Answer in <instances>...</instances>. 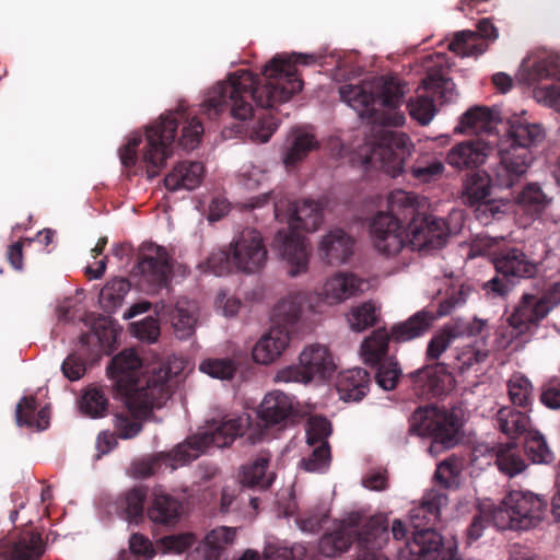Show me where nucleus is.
I'll return each mask as SVG.
<instances>
[{"mask_svg": "<svg viewBox=\"0 0 560 560\" xmlns=\"http://www.w3.org/2000/svg\"><path fill=\"white\" fill-rule=\"evenodd\" d=\"M316 62L315 55H277L264 67L262 85H258V78L249 70H237L226 81L219 82L209 90L201 105L202 112L209 118H214L229 109L232 117L246 120L253 116L249 100L262 108L288 102L303 88L296 65L308 66Z\"/></svg>", "mask_w": 560, "mask_h": 560, "instance_id": "1", "label": "nucleus"}, {"mask_svg": "<svg viewBox=\"0 0 560 560\" xmlns=\"http://www.w3.org/2000/svg\"><path fill=\"white\" fill-rule=\"evenodd\" d=\"M448 498L442 490H428L418 506L410 512L412 537L399 550V560H464L457 553L455 540H443L435 530L441 509Z\"/></svg>", "mask_w": 560, "mask_h": 560, "instance_id": "2", "label": "nucleus"}, {"mask_svg": "<svg viewBox=\"0 0 560 560\" xmlns=\"http://www.w3.org/2000/svg\"><path fill=\"white\" fill-rule=\"evenodd\" d=\"M249 425L248 416L223 419L208 425L203 431L188 438L168 454L136 462L132 474L137 478L153 476L161 467V462L172 469L198 458L210 446L219 448L230 446L237 436H242Z\"/></svg>", "mask_w": 560, "mask_h": 560, "instance_id": "3", "label": "nucleus"}, {"mask_svg": "<svg viewBox=\"0 0 560 560\" xmlns=\"http://www.w3.org/2000/svg\"><path fill=\"white\" fill-rule=\"evenodd\" d=\"M545 138L540 125L528 122L521 115L509 119V129L499 148V163L493 166V179L498 187L511 188L527 173L533 155L532 145Z\"/></svg>", "mask_w": 560, "mask_h": 560, "instance_id": "4", "label": "nucleus"}, {"mask_svg": "<svg viewBox=\"0 0 560 560\" xmlns=\"http://www.w3.org/2000/svg\"><path fill=\"white\" fill-rule=\"evenodd\" d=\"M184 116L185 108L179 105L175 110L162 114L145 127L141 162L149 178L158 176L173 155L176 130Z\"/></svg>", "mask_w": 560, "mask_h": 560, "instance_id": "5", "label": "nucleus"}, {"mask_svg": "<svg viewBox=\"0 0 560 560\" xmlns=\"http://www.w3.org/2000/svg\"><path fill=\"white\" fill-rule=\"evenodd\" d=\"M547 510L546 499L530 491L512 490L493 510L492 521L501 530H529L539 525Z\"/></svg>", "mask_w": 560, "mask_h": 560, "instance_id": "6", "label": "nucleus"}, {"mask_svg": "<svg viewBox=\"0 0 560 560\" xmlns=\"http://www.w3.org/2000/svg\"><path fill=\"white\" fill-rule=\"evenodd\" d=\"M436 316L433 312L421 310L411 315L405 322L397 323L390 327L389 332L385 328L372 331L361 345V355L369 365H374L386 357L388 342H408L423 336L432 327Z\"/></svg>", "mask_w": 560, "mask_h": 560, "instance_id": "7", "label": "nucleus"}, {"mask_svg": "<svg viewBox=\"0 0 560 560\" xmlns=\"http://www.w3.org/2000/svg\"><path fill=\"white\" fill-rule=\"evenodd\" d=\"M126 410L114 416V433L116 438L128 440L142 431V421L154 408H161L168 399L167 385L164 382L147 383V390L137 394L121 395Z\"/></svg>", "mask_w": 560, "mask_h": 560, "instance_id": "8", "label": "nucleus"}, {"mask_svg": "<svg viewBox=\"0 0 560 560\" xmlns=\"http://www.w3.org/2000/svg\"><path fill=\"white\" fill-rule=\"evenodd\" d=\"M462 421L454 411L419 407L410 418V432L432 439L429 452L438 454L454 447L460 439Z\"/></svg>", "mask_w": 560, "mask_h": 560, "instance_id": "9", "label": "nucleus"}, {"mask_svg": "<svg viewBox=\"0 0 560 560\" xmlns=\"http://www.w3.org/2000/svg\"><path fill=\"white\" fill-rule=\"evenodd\" d=\"M419 90H423L424 93L410 100L408 108L411 117L421 125H428L433 119L436 113L435 98L445 103L452 101L456 95L455 84L446 77L443 68L430 69Z\"/></svg>", "mask_w": 560, "mask_h": 560, "instance_id": "10", "label": "nucleus"}, {"mask_svg": "<svg viewBox=\"0 0 560 560\" xmlns=\"http://www.w3.org/2000/svg\"><path fill=\"white\" fill-rule=\"evenodd\" d=\"M371 145L370 154L364 158L365 164L380 162L392 177H397L405 171L406 161L412 150V143L406 133L382 129L377 141Z\"/></svg>", "mask_w": 560, "mask_h": 560, "instance_id": "11", "label": "nucleus"}, {"mask_svg": "<svg viewBox=\"0 0 560 560\" xmlns=\"http://www.w3.org/2000/svg\"><path fill=\"white\" fill-rule=\"evenodd\" d=\"M336 370L329 349L323 345L306 347L299 357V365H291L277 373V380L282 382L308 383L318 377L326 380L331 377Z\"/></svg>", "mask_w": 560, "mask_h": 560, "instance_id": "12", "label": "nucleus"}, {"mask_svg": "<svg viewBox=\"0 0 560 560\" xmlns=\"http://www.w3.org/2000/svg\"><path fill=\"white\" fill-rule=\"evenodd\" d=\"M275 217L285 221L290 233L282 236L278 233L280 245H302L300 231H315L323 220V205L314 200H301L290 203L288 213H284L281 203L275 205Z\"/></svg>", "mask_w": 560, "mask_h": 560, "instance_id": "13", "label": "nucleus"}, {"mask_svg": "<svg viewBox=\"0 0 560 560\" xmlns=\"http://www.w3.org/2000/svg\"><path fill=\"white\" fill-rule=\"evenodd\" d=\"M267 247H224L212 254L205 264L206 272L224 276L235 267L244 272L258 271L267 259Z\"/></svg>", "mask_w": 560, "mask_h": 560, "instance_id": "14", "label": "nucleus"}, {"mask_svg": "<svg viewBox=\"0 0 560 560\" xmlns=\"http://www.w3.org/2000/svg\"><path fill=\"white\" fill-rule=\"evenodd\" d=\"M116 339V331L108 318H100L90 331L83 332L80 338L81 352H71L61 364V372L66 378L71 382L79 381L86 372L84 354L91 347H96L100 352L106 346H109Z\"/></svg>", "mask_w": 560, "mask_h": 560, "instance_id": "15", "label": "nucleus"}, {"mask_svg": "<svg viewBox=\"0 0 560 560\" xmlns=\"http://www.w3.org/2000/svg\"><path fill=\"white\" fill-rule=\"evenodd\" d=\"M339 94L341 100L354 109L360 118H366L373 125L400 127L405 124V116L401 112L384 115L375 109L374 89L371 82L342 85L339 89Z\"/></svg>", "mask_w": 560, "mask_h": 560, "instance_id": "16", "label": "nucleus"}, {"mask_svg": "<svg viewBox=\"0 0 560 560\" xmlns=\"http://www.w3.org/2000/svg\"><path fill=\"white\" fill-rule=\"evenodd\" d=\"M141 360L133 349H125L109 362L106 371L114 381L118 395H132L147 390V383L165 382L162 377H140Z\"/></svg>", "mask_w": 560, "mask_h": 560, "instance_id": "17", "label": "nucleus"}, {"mask_svg": "<svg viewBox=\"0 0 560 560\" xmlns=\"http://www.w3.org/2000/svg\"><path fill=\"white\" fill-rule=\"evenodd\" d=\"M509 250L493 260L494 268L499 273L485 284L495 295H504L514 284L516 278L533 277L537 266L526 258L517 247H508Z\"/></svg>", "mask_w": 560, "mask_h": 560, "instance_id": "18", "label": "nucleus"}, {"mask_svg": "<svg viewBox=\"0 0 560 560\" xmlns=\"http://www.w3.org/2000/svg\"><path fill=\"white\" fill-rule=\"evenodd\" d=\"M365 517L359 513H352L347 520L339 523L332 530L325 533L318 542L319 555L315 553L314 546L307 545L311 555L320 557L323 560L341 555L347 551L350 546L358 541L359 533L365 525Z\"/></svg>", "mask_w": 560, "mask_h": 560, "instance_id": "19", "label": "nucleus"}, {"mask_svg": "<svg viewBox=\"0 0 560 560\" xmlns=\"http://www.w3.org/2000/svg\"><path fill=\"white\" fill-rule=\"evenodd\" d=\"M153 248L155 249V256L140 259L137 268L143 281L151 285L152 291H156L167 285L170 275L179 273L185 276L187 267L178 264L168 253L167 247Z\"/></svg>", "mask_w": 560, "mask_h": 560, "instance_id": "20", "label": "nucleus"}, {"mask_svg": "<svg viewBox=\"0 0 560 560\" xmlns=\"http://www.w3.org/2000/svg\"><path fill=\"white\" fill-rule=\"evenodd\" d=\"M198 304L196 301L180 298L175 304L160 302L154 305L155 314L171 323L178 339L190 338L198 320Z\"/></svg>", "mask_w": 560, "mask_h": 560, "instance_id": "21", "label": "nucleus"}, {"mask_svg": "<svg viewBox=\"0 0 560 560\" xmlns=\"http://www.w3.org/2000/svg\"><path fill=\"white\" fill-rule=\"evenodd\" d=\"M388 539L387 518L383 515L369 517L359 533L355 560H388L382 551Z\"/></svg>", "mask_w": 560, "mask_h": 560, "instance_id": "22", "label": "nucleus"}, {"mask_svg": "<svg viewBox=\"0 0 560 560\" xmlns=\"http://www.w3.org/2000/svg\"><path fill=\"white\" fill-rule=\"evenodd\" d=\"M415 394L431 398L446 394L453 384V376L443 363L427 364L409 374Z\"/></svg>", "mask_w": 560, "mask_h": 560, "instance_id": "23", "label": "nucleus"}, {"mask_svg": "<svg viewBox=\"0 0 560 560\" xmlns=\"http://www.w3.org/2000/svg\"><path fill=\"white\" fill-rule=\"evenodd\" d=\"M258 417L266 428L284 427L298 415L293 398L280 390L268 393L258 408Z\"/></svg>", "mask_w": 560, "mask_h": 560, "instance_id": "24", "label": "nucleus"}, {"mask_svg": "<svg viewBox=\"0 0 560 560\" xmlns=\"http://www.w3.org/2000/svg\"><path fill=\"white\" fill-rule=\"evenodd\" d=\"M370 287L369 280L359 278L354 273L337 272L323 284L320 296L327 304L334 305L363 293Z\"/></svg>", "mask_w": 560, "mask_h": 560, "instance_id": "25", "label": "nucleus"}, {"mask_svg": "<svg viewBox=\"0 0 560 560\" xmlns=\"http://www.w3.org/2000/svg\"><path fill=\"white\" fill-rule=\"evenodd\" d=\"M450 229L443 219L424 215L410 222L407 230L409 245H443Z\"/></svg>", "mask_w": 560, "mask_h": 560, "instance_id": "26", "label": "nucleus"}, {"mask_svg": "<svg viewBox=\"0 0 560 560\" xmlns=\"http://www.w3.org/2000/svg\"><path fill=\"white\" fill-rule=\"evenodd\" d=\"M490 153L481 140H466L455 144L446 154V162L455 170H469L482 165Z\"/></svg>", "mask_w": 560, "mask_h": 560, "instance_id": "27", "label": "nucleus"}, {"mask_svg": "<svg viewBox=\"0 0 560 560\" xmlns=\"http://www.w3.org/2000/svg\"><path fill=\"white\" fill-rule=\"evenodd\" d=\"M549 312L550 306L546 304L541 296L524 293L515 311L510 316L509 323L518 330V334H523L530 326L537 325Z\"/></svg>", "mask_w": 560, "mask_h": 560, "instance_id": "28", "label": "nucleus"}, {"mask_svg": "<svg viewBox=\"0 0 560 560\" xmlns=\"http://www.w3.org/2000/svg\"><path fill=\"white\" fill-rule=\"evenodd\" d=\"M491 182L498 186L493 179V170L491 176L480 172L467 175L462 194L463 202L470 207H477V210L485 208L483 211L490 210L491 213H494L493 202L488 201Z\"/></svg>", "mask_w": 560, "mask_h": 560, "instance_id": "29", "label": "nucleus"}, {"mask_svg": "<svg viewBox=\"0 0 560 560\" xmlns=\"http://www.w3.org/2000/svg\"><path fill=\"white\" fill-rule=\"evenodd\" d=\"M289 335L280 327H272L262 335L253 348V359L260 364H270L289 345Z\"/></svg>", "mask_w": 560, "mask_h": 560, "instance_id": "30", "label": "nucleus"}, {"mask_svg": "<svg viewBox=\"0 0 560 560\" xmlns=\"http://www.w3.org/2000/svg\"><path fill=\"white\" fill-rule=\"evenodd\" d=\"M371 376L363 368L341 372L337 381V390L345 401H360L370 390Z\"/></svg>", "mask_w": 560, "mask_h": 560, "instance_id": "31", "label": "nucleus"}, {"mask_svg": "<svg viewBox=\"0 0 560 560\" xmlns=\"http://www.w3.org/2000/svg\"><path fill=\"white\" fill-rule=\"evenodd\" d=\"M428 206L429 201L425 197L404 189H395L390 191L387 197L388 211L396 218L397 215L404 219L410 217V222H413L415 219H419L421 210L425 209Z\"/></svg>", "mask_w": 560, "mask_h": 560, "instance_id": "32", "label": "nucleus"}, {"mask_svg": "<svg viewBox=\"0 0 560 560\" xmlns=\"http://www.w3.org/2000/svg\"><path fill=\"white\" fill-rule=\"evenodd\" d=\"M205 168L200 162H180L165 176L164 185L171 191L197 188L203 177Z\"/></svg>", "mask_w": 560, "mask_h": 560, "instance_id": "33", "label": "nucleus"}, {"mask_svg": "<svg viewBox=\"0 0 560 560\" xmlns=\"http://www.w3.org/2000/svg\"><path fill=\"white\" fill-rule=\"evenodd\" d=\"M182 508V502L177 498L165 492H155L147 513L153 523L172 525L179 518Z\"/></svg>", "mask_w": 560, "mask_h": 560, "instance_id": "34", "label": "nucleus"}, {"mask_svg": "<svg viewBox=\"0 0 560 560\" xmlns=\"http://www.w3.org/2000/svg\"><path fill=\"white\" fill-rule=\"evenodd\" d=\"M318 142L315 135L307 128H296L291 131L288 147L283 154V163L287 167H293L302 161L311 151L316 149Z\"/></svg>", "mask_w": 560, "mask_h": 560, "instance_id": "35", "label": "nucleus"}, {"mask_svg": "<svg viewBox=\"0 0 560 560\" xmlns=\"http://www.w3.org/2000/svg\"><path fill=\"white\" fill-rule=\"evenodd\" d=\"M270 459V453L262 452L252 463L244 465L240 471L241 483L248 488L268 489L275 478L273 472H268Z\"/></svg>", "mask_w": 560, "mask_h": 560, "instance_id": "36", "label": "nucleus"}, {"mask_svg": "<svg viewBox=\"0 0 560 560\" xmlns=\"http://www.w3.org/2000/svg\"><path fill=\"white\" fill-rule=\"evenodd\" d=\"M528 412L512 406H503L495 415V424L503 434L510 439H516L530 430L532 421Z\"/></svg>", "mask_w": 560, "mask_h": 560, "instance_id": "37", "label": "nucleus"}, {"mask_svg": "<svg viewBox=\"0 0 560 560\" xmlns=\"http://www.w3.org/2000/svg\"><path fill=\"white\" fill-rule=\"evenodd\" d=\"M15 420L19 427L35 428L43 431L49 425L48 407L37 411V400L34 396L23 397L15 409Z\"/></svg>", "mask_w": 560, "mask_h": 560, "instance_id": "38", "label": "nucleus"}, {"mask_svg": "<svg viewBox=\"0 0 560 560\" xmlns=\"http://www.w3.org/2000/svg\"><path fill=\"white\" fill-rule=\"evenodd\" d=\"M43 552L42 536L32 530L22 532L9 547L10 560H34L39 558Z\"/></svg>", "mask_w": 560, "mask_h": 560, "instance_id": "39", "label": "nucleus"}, {"mask_svg": "<svg viewBox=\"0 0 560 560\" xmlns=\"http://www.w3.org/2000/svg\"><path fill=\"white\" fill-rule=\"evenodd\" d=\"M493 451L499 470L510 477L522 472L527 466L516 442L500 443Z\"/></svg>", "mask_w": 560, "mask_h": 560, "instance_id": "40", "label": "nucleus"}, {"mask_svg": "<svg viewBox=\"0 0 560 560\" xmlns=\"http://www.w3.org/2000/svg\"><path fill=\"white\" fill-rule=\"evenodd\" d=\"M494 110L487 106H475L466 110L455 132L464 133L467 131L480 132L487 130L494 120Z\"/></svg>", "mask_w": 560, "mask_h": 560, "instance_id": "41", "label": "nucleus"}, {"mask_svg": "<svg viewBox=\"0 0 560 560\" xmlns=\"http://www.w3.org/2000/svg\"><path fill=\"white\" fill-rule=\"evenodd\" d=\"M130 290L127 279L115 278L108 281L101 290L98 302L106 313H114L121 306L126 294Z\"/></svg>", "mask_w": 560, "mask_h": 560, "instance_id": "42", "label": "nucleus"}, {"mask_svg": "<svg viewBox=\"0 0 560 560\" xmlns=\"http://www.w3.org/2000/svg\"><path fill=\"white\" fill-rule=\"evenodd\" d=\"M147 497V488L138 486L127 490L120 498L119 509L129 522L139 523L143 518Z\"/></svg>", "mask_w": 560, "mask_h": 560, "instance_id": "43", "label": "nucleus"}, {"mask_svg": "<svg viewBox=\"0 0 560 560\" xmlns=\"http://www.w3.org/2000/svg\"><path fill=\"white\" fill-rule=\"evenodd\" d=\"M400 220L394 217L389 211L378 212L370 224L371 234L380 241H385L389 236H394L397 240V245H408L406 241L400 237Z\"/></svg>", "mask_w": 560, "mask_h": 560, "instance_id": "44", "label": "nucleus"}, {"mask_svg": "<svg viewBox=\"0 0 560 560\" xmlns=\"http://www.w3.org/2000/svg\"><path fill=\"white\" fill-rule=\"evenodd\" d=\"M448 49L460 57H471L483 54L488 45L478 37L476 32L466 30L454 35Z\"/></svg>", "mask_w": 560, "mask_h": 560, "instance_id": "45", "label": "nucleus"}, {"mask_svg": "<svg viewBox=\"0 0 560 560\" xmlns=\"http://www.w3.org/2000/svg\"><path fill=\"white\" fill-rule=\"evenodd\" d=\"M524 451L534 464L548 465L555 460V454L546 438L537 430H529L525 434Z\"/></svg>", "mask_w": 560, "mask_h": 560, "instance_id": "46", "label": "nucleus"}, {"mask_svg": "<svg viewBox=\"0 0 560 560\" xmlns=\"http://www.w3.org/2000/svg\"><path fill=\"white\" fill-rule=\"evenodd\" d=\"M508 395L512 407H518L526 411H532L533 405V384L522 374H514L508 381Z\"/></svg>", "mask_w": 560, "mask_h": 560, "instance_id": "47", "label": "nucleus"}, {"mask_svg": "<svg viewBox=\"0 0 560 560\" xmlns=\"http://www.w3.org/2000/svg\"><path fill=\"white\" fill-rule=\"evenodd\" d=\"M235 528L217 527L207 534L205 538L206 560H220L226 547L234 541Z\"/></svg>", "mask_w": 560, "mask_h": 560, "instance_id": "48", "label": "nucleus"}, {"mask_svg": "<svg viewBox=\"0 0 560 560\" xmlns=\"http://www.w3.org/2000/svg\"><path fill=\"white\" fill-rule=\"evenodd\" d=\"M108 398L102 386L90 385L85 388L81 400L80 410L91 418H102L106 415Z\"/></svg>", "mask_w": 560, "mask_h": 560, "instance_id": "49", "label": "nucleus"}, {"mask_svg": "<svg viewBox=\"0 0 560 560\" xmlns=\"http://www.w3.org/2000/svg\"><path fill=\"white\" fill-rule=\"evenodd\" d=\"M517 201L532 219L541 215L550 202L537 184H528L525 186L518 194Z\"/></svg>", "mask_w": 560, "mask_h": 560, "instance_id": "50", "label": "nucleus"}, {"mask_svg": "<svg viewBox=\"0 0 560 560\" xmlns=\"http://www.w3.org/2000/svg\"><path fill=\"white\" fill-rule=\"evenodd\" d=\"M445 171L443 161L436 155H422L411 166L413 178L421 183H430L439 179Z\"/></svg>", "mask_w": 560, "mask_h": 560, "instance_id": "51", "label": "nucleus"}, {"mask_svg": "<svg viewBox=\"0 0 560 560\" xmlns=\"http://www.w3.org/2000/svg\"><path fill=\"white\" fill-rule=\"evenodd\" d=\"M381 82L378 98L382 105L388 108L389 113L387 115L398 112L397 109L404 101L405 85L393 77L382 78Z\"/></svg>", "mask_w": 560, "mask_h": 560, "instance_id": "52", "label": "nucleus"}, {"mask_svg": "<svg viewBox=\"0 0 560 560\" xmlns=\"http://www.w3.org/2000/svg\"><path fill=\"white\" fill-rule=\"evenodd\" d=\"M281 259L287 264L288 273L296 277L308 268L310 252L307 247H276Z\"/></svg>", "mask_w": 560, "mask_h": 560, "instance_id": "53", "label": "nucleus"}, {"mask_svg": "<svg viewBox=\"0 0 560 560\" xmlns=\"http://www.w3.org/2000/svg\"><path fill=\"white\" fill-rule=\"evenodd\" d=\"M199 370L218 380H232L237 371L236 362L231 358H210L203 360Z\"/></svg>", "mask_w": 560, "mask_h": 560, "instance_id": "54", "label": "nucleus"}, {"mask_svg": "<svg viewBox=\"0 0 560 560\" xmlns=\"http://www.w3.org/2000/svg\"><path fill=\"white\" fill-rule=\"evenodd\" d=\"M372 366H377L375 381L380 387L385 390H392L396 387L397 382L401 375V370L398 366V362L394 358L385 359L384 357L377 364Z\"/></svg>", "mask_w": 560, "mask_h": 560, "instance_id": "55", "label": "nucleus"}, {"mask_svg": "<svg viewBox=\"0 0 560 560\" xmlns=\"http://www.w3.org/2000/svg\"><path fill=\"white\" fill-rule=\"evenodd\" d=\"M376 320V308L371 301L353 307L348 315L349 325L354 331H363L374 326Z\"/></svg>", "mask_w": 560, "mask_h": 560, "instance_id": "56", "label": "nucleus"}, {"mask_svg": "<svg viewBox=\"0 0 560 560\" xmlns=\"http://www.w3.org/2000/svg\"><path fill=\"white\" fill-rule=\"evenodd\" d=\"M312 453L301 460V467L310 472L324 471L330 463V446L329 443H322V445L313 446Z\"/></svg>", "mask_w": 560, "mask_h": 560, "instance_id": "57", "label": "nucleus"}, {"mask_svg": "<svg viewBox=\"0 0 560 560\" xmlns=\"http://www.w3.org/2000/svg\"><path fill=\"white\" fill-rule=\"evenodd\" d=\"M456 338V331L445 326L439 334L434 335L427 347L425 357L428 361L439 360Z\"/></svg>", "mask_w": 560, "mask_h": 560, "instance_id": "58", "label": "nucleus"}, {"mask_svg": "<svg viewBox=\"0 0 560 560\" xmlns=\"http://www.w3.org/2000/svg\"><path fill=\"white\" fill-rule=\"evenodd\" d=\"M331 423L324 417H313L308 421L306 429V442L310 446L328 443L327 439L331 434Z\"/></svg>", "mask_w": 560, "mask_h": 560, "instance_id": "59", "label": "nucleus"}, {"mask_svg": "<svg viewBox=\"0 0 560 560\" xmlns=\"http://www.w3.org/2000/svg\"><path fill=\"white\" fill-rule=\"evenodd\" d=\"M203 131L205 129L201 121L196 117L190 118L183 127L182 136L179 138L180 147L184 150L196 149L201 141Z\"/></svg>", "mask_w": 560, "mask_h": 560, "instance_id": "60", "label": "nucleus"}, {"mask_svg": "<svg viewBox=\"0 0 560 560\" xmlns=\"http://www.w3.org/2000/svg\"><path fill=\"white\" fill-rule=\"evenodd\" d=\"M238 178L245 189L254 190L267 182L268 175L265 170L248 163L241 167Z\"/></svg>", "mask_w": 560, "mask_h": 560, "instance_id": "61", "label": "nucleus"}, {"mask_svg": "<svg viewBox=\"0 0 560 560\" xmlns=\"http://www.w3.org/2000/svg\"><path fill=\"white\" fill-rule=\"evenodd\" d=\"M303 312V306L298 296L283 299L275 308V315L280 317L285 324L296 323Z\"/></svg>", "mask_w": 560, "mask_h": 560, "instance_id": "62", "label": "nucleus"}, {"mask_svg": "<svg viewBox=\"0 0 560 560\" xmlns=\"http://www.w3.org/2000/svg\"><path fill=\"white\" fill-rule=\"evenodd\" d=\"M539 401L548 409L560 410V376L542 385Z\"/></svg>", "mask_w": 560, "mask_h": 560, "instance_id": "63", "label": "nucleus"}, {"mask_svg": "<svg viewBox=\"0 0 560 560\" xmlns=\"http://www.w3.org/2000/svg\"><path fill=\"white\" fill-rule=\"evenodd\" d=\"M488 358V351L476 349L475 347L467 346L456 355V368L464 372L471 369L475 364L483 362Z\"/></svg>", "mask_w": 560, "mask_h": 560, "instance_id": "64", "label": "nucleus"}]
</instances>
